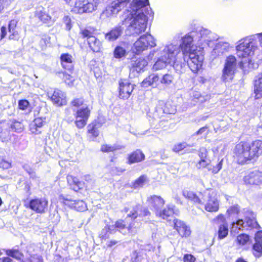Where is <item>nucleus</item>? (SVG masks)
Listing matches in <instances>:
<instances>
[{"label":"nucleus","instance_id":"nucleus-28","mask_svg":"<svg viewBox=\"0 0 262 262\" xmlns=\"http://www.w3.org/2000/svg\"><path fill=\"white\" fill-rule=\"evenodd\" d=\"M254 92L256 99L262 98V74H258L255 77Z\"/></svg>","mask_w":262,"mask_h":262},{"label":"nucleus","instance_id":"nucleus-13","mask_svg":"<svg viewBox=\"0 0 262 262\" xmlns=\"http://www.w3.org/2000/svg\"><path fill=\"white\" fill-rule=\"evenodd\" d=\"M48 200L45 198H35L29 202V207L36 213H44L47 209Z\"/></svg>","mask_w":262,"mask_h":262},{"label":"nucleus","instance_id":"nucleus-48","mask_svg":"<svg viewBox=\"0 0 262 262\" xmlns=\"http://www.w3.org/2000/svg\"><path fill=\"white\" fill-rule=\"evenodd\" d=\"M94 30L90 28H85L81 29L80 34L81 35L83 38H86V40H88L90 37L94 36L93 34Z\"/></svg>","mask_w":262,"mask_h":262},{"label":"nucleus","instance_id":"nucleus-50","mask_svg":"<svg viewBox=\"0 0 262 262\" xmlns=\"http://www.w3.org/2000/svg\"><path fill=\"white\" fill-rule=\"evenodd\" d=\"M249 241V236L246 234H241L237 236L236 241L239 245H245Z\"/></svg>","mask_w":262,"mask_h":262},{"label":"nucleus","instance_id":"nucleus-49","mask_svg":"<svg viewBox=\"0 0 262 262\" xmlns=\"http://www.w3.org/2000/svg\"><path fill=\"white\" fill-rule=\"evenodd\" d=\"M6 254L11 257L17 259H21L23 257V254L19 251L16 249H9L6 250Z\"/></svg>","mask_w":262,"mask_h":262},{"label":"nucleus","instance_id":"nucleus-26","mask_svg":"<svg viewBox=\"0 0 262 262\" xmlns=\"http://www.w3.org/2000/svg\"><path fill=\"white\" fill-rule=\"evenodd\" d=\"M123 28L121 26H117L113 28L110 31L105 33V38L108 41H113L117 40L122 34Z\"/></svg>","mask_w":262,"mask_h":262},{"label":"nucleus","instance_id":"nucleus-57","mask_svg":"<svg viewBox=\"0 0 262 262\" xmlns=\"http://www.w3.org/2000/svg\"><path fill=\"white\" fill-rule=\"evenodd\" d=\"M29 105V102L27 100L22 99L18 101V107L20 110H25Z\"/></svg>","mask_w":262,"mask_h":262},{"label":"nucleus","instance_id":"nucleus-63","mask_svg":"<svg viewBox=\"0 0 262 262\" xmlns=\"http://www.w3.org/2000/svg\"><path fill=\"white\" fill-rule=\"evenodd\" d=\"M10 4V0H0V12Z\"/></svg>","mask_w":262,"mask_h":262},{"label":"nucleus","instance_id":"nucleus-31","mask_svg":"<svg viewBox=\"0 0 262 262\" xmlns=\"http://www.w3.org/2000/svg\"><path fill=\"white\" fill-rule=\"evenodd\" d=\"M87 42L89 48L93 52H100L102 48L101 41L95 36L90 37L87 40Z\"/></svg>","mask_w":262,"mask_h":262},{"label":"nucleus","instance_id":"nucleus-64","mask_svg":"<svg viewBox=\"0 0 262 262\" xmlns=\"http://www.w3.org/2000/svg\"><path fill=\"white\" fill-rule=\"evenodd\" d=\"M251 36H255L256 40H257V39H258L259 45L262 47V32L259 33H256V34L252 35Z\"/></svg>","mask_w":262,"mask_h":262},{"label":"nucleus","instance_id":"nucleus-42","mask_svg":"<svg viewBox=\"0 0 262 262\" xmlns=\"http://www.w3.org/2000/svg\"><path fill=\"white\" fill-rule=\"evenodd\" d=\"M183 195L186 198H187L195 203H198L199 204L202 203V199H200L194 192H193L192 191H188L187 190L184 191L183 192Z\"/></svg>","mask_w":262,"mask_h":262},{"label":"nucleus","instance_id":"nucleus-15","mask_svg":"<svg viewBox=\"0 0 262 262\" xmlns=\"http://www.w3.org/2000/svg\"><path fill=\"white\" fill-rule=\"evenodd\" d=\"M112 226L115 227V233L118 231L123 234H127L128 233H133L135 232L134 230V223L132 222L128 225L125 224V221L119 220L116 222L114 225Z\"/></svg>","mask_w":262,"mask_h":262},{"label":"nucleus","instance_id":"nucleus-34","mask_svg":"<svg viewBox=\"0 0 262 262\" xmlns=\"http://www.w3.org/2000/svg\"><path fill=\"white\" fill-rule=\"evenodd\" d=\"M45 121L42 118H35L30 125V129L33 134H39L41 133L40 128L43 125Z\"/></svg>","mask_w":262,"mask_h":262},{"label":"nucleus","instance_id":"nucleus-43","mask_svg":"<svg viewBox=\"0 0 262 262\" xmlns=\"http://www.w3.org/2000/svg\"><path fill=\"white\" fill-rule=\"evenodd\" d=\"M173 79L174 77L172 74L167 73L162 76L160 82L165 85H169L173 82Z\"/></svg>","mask_w":262,"mask_h":262},{"label":"nucleus","instance_id":"nucleus-41","mask_svg":"<svg viewBox=\"0 0 262 262\" xmlns=\"http://www.w3.org/2000/svg\"><path fill=\"white\" fill-rule=\"evenodd\" d=\"M164 102L162 101H159L153 113V117L155 119L161 118L164 116L165 113L164 112Z\"/></svg>","mask_w":262,"mask_h":262},{"label":"nucleus","instance_id":"nucleus-39","mask_svg":"<svg viewBox=\"0 0 262 262\" xmlns=\"http://www.w3.org/2000/svg\"><path fill=\"white\" fill-rule=\"evenodd\" d=\"M115 233V227L112 225H106L101 231L99 237L102 239H106L110 238V234Z\"/></svg>","mask_w":262,"mask_h":262},{"label":"nucleus","instance_id":"nucleus-23","mask_svg":"<svg viewBox=\"0 0 262 262\" xmlns=\"http://www.w3.org/2000/svg\"><path fill=\"white\" fill-rule=\"evenodd\" d=\"M148 202L150 207L154 210L156 213L157 211L161 209L165 202L164 200L160 196L153 195L148 199Z\"/></svg>","mask_w":262,"mask_h":262},{"label":"nucleus","instance_id":"nucleus-22","mask_svg":"<svg viewBox=\"0 0 262 262\" xmlns=\"http://www.w3.org/2000/svg\"><path fill=\"white\" fill-rule=\"evenodd\" d=\"M35 16L42 23L51 25L53 21L51 17L46 12L42 7H38L35 11Z\"/></svg>","mask_w":262,"mask_h":262},{"label":"nucleus","instance_id":"nucleus-60","mask_svg":"<svg viewBox=\"0 0 262 262\" xmlns=\"http://www.w3.org/2000/svg\"><path fill=\"white\" fill-rule=\"evenodd\" d=\"M50 38L48 36H43L40 40V45L42 48L45 47L50 42Z\"/></svg>","mask_w":262,"mask_h":262},{"label":"nucleus","instance_id":"nucleus-33","mask_svg":"<svg viewBox=\"0 0 262 262\" xmlns=\"http://www.w3.org/2000/svg\"><path fill=\"white\" fill-rule=\"evenodd\" d=\"M145 159V155L140 149H137L128 155V159L129 163H138Z\"/></svg>","mask_w":262,"mask_h":262},{"label":"nucleus","instance_id":"nucleus-5","mask_svg":"<svg viewBox=\"0 0 262 262\" xmlns=\"http://www.w3.org/2000/svg\"><path fill=\"white\" fill-rule=\"evenodd\" d=\"M203 49L199 48L184 55L179 59V62L183 63V72L186 63L193 73H196L202 68L204 60Z\"/></svg>","mask_w":262,"mask_h":262},{"label":"nucleus","instance_id":"nucleus-14","mask_svg":"<svg viewBox=\"0 0 262 262\" xmlns=\"http://www.w3.org/2000/svg\"><path fill=\"white\" fill-rule=\"evenodd\" d=\"M61 199L63 201V203L70 207L78 211H84L87 210V206L86 203L83 200H72L67 198L61 195Z\"/></svg>","mask_w":262,"mask_h":262},{"label":"nucleus","instance_id":"nucleus-51","mask_svg":"<svg viewBox=\"0 0 262 262\" xmlns=\"http://www.w3.org/2000/svg\"><path fill=\"white\" fill-rule=\"evenodd\" d=\"M9 33V39L18 40L20 38V31L19 29L8 31Z\"/></svg>","mask_w":262,"mask_h":262},{"label":"nucleus","instance_id":"nucleus-35","mask_svg":"<svg viewBox=\"0 0 262 262\" xmlns=\"http://www.w3.org/2000/svg\"><path fill=\"white\" fill-rule=\"evenodd\" d=\"M128 52L125 47L121 45H117L113 51V56L119 60L124 59L127 56Z\"/></svg>","mask_w":262,"mask_h":262},{"label":"nucleus","instance_id":"nucleus-55","mask_svg":"<svg viewBox=\"0 0 262 262\" xmlns=\"http://www.w3.org/2000/svg\"><path fill=\"white\" fill-rule=\"evenodd\" d=\"M227 212L230 216L237 214L239 213V207L237 205L232 206L227 210Z\"/></svg>","mask_w":262,"mask_h":262},{"label":"nucleus","instance_id":"nucleus-59","mask_svg":"<svg viewBox=\"0 0 262 262\" xmlns=\"http://www.w3.org/2000/svg\"><path fill=\"white\" fill-rule=\"evenodd\" d=\"M83 102L82 98H76L72 101L71 103L73 106L78 107L83 105Z\"/></svg>","mask_w":262,"mask_h":262},{"label":"nucleus","instance_id":"nucleus-25","mask_svg":"<svg viewBox=\"0 0 262 262\" xmlns=\"http://www.w3.org/2000/svg\"><path fill=\"white\" fill-rule=\"evenodd\" d=\"M230 48V45L227 42H219L212 52V55L214 57L223 55L228 52Z\"/></svg>","mask_w":262,"mask_h":262},{"label":"nucleus","instance_id":"nucleus-11","mask_svg":"<svg viewBox=\"0 0 262 262\" xmlns=\"http://www.w3.org/2000/svg\"><path fill=\"white\" fill-rule=\"evenodd\" d=\"M236 65V59L233 55L227 57L223 69L222 79L226 82L233 78Z\"/></svg>","mask_w":262,"mask_h":262},{"label":"nucleus","instance_id":"nucleus-17","mask_svg":"<svg viewBox=\"0 0 262 262\" xmlns=\"http://www.w3.org/2000/svg\"><path fill=\"white\" fill-rule=\"evenodd\" d=\"M174 228L181 237H188L190 235L191 231L184 222L178 219H174Z\"/></svg>","mask_w":262,"mask_h":262},{"label":"nucleus","instance_id":"nucleus-37","mask_svg":"<svg viewBox=\"0 0 262 262\" xmlns=\"http://www.w3.org/2000/svg\"><path fill=\"white\" fill-rule=\"evenodd\" d=\"M172 150L174 152L183 154L186 152H191L194 149L186 143H182L175 145L172 148Z\"/></svg>","mask_w":262,"mask_h":262},{"label":"nucleus","instance_id":"nucleus-21","mask_svg":"<svg viewBox=\"0 0 262 262\" xmlns=\"http://www.w3.org/2000/svg\"><path fill=\"white\" fill-rule=\"evenodd\" d=\"M52 102L57 106H62L67 103L66 96L60 90H55L51 97Z\"/></svg>","mask_w":262,"mask_h":262},{"label":"nucleus","instance_id":"nucleus-8","mask_svg":"<svg viewBox=\"0 0 262 262\" xmlns=\"http://www.w3.org/2000/svg\"><path fill=\"white\" fill-rule=\"evenodd\" d=\"M156 46L155 38L151 34L146 33L141 35L134 42L132 47V51L135 54L140 55L144 51L148 48L155 47Z\"/></svg>","mask_w":262,"mask_h":262},{"label":"nucleus","instance_id":"nucleus-18","mask_svg":"<svg viewBox=\"0 0 262 262\" xmlns=\"http://www.w3.org/2000/svg\"><path fill=\"white\" fill-rule=\"evenodd\" d=\"M246 184L250 185H259L262 183V172L254 171L249 173L244 178Z\"/></svg>","mask_w":262,"mask_h":262},{"label":"nucleus","instance_id":"nucleus-52","mask_svg":"<svg viewBox=\"0 0 262 262\" xmlns=\"http://www.w3.org/2000/svg\"><path fill=\"white\" fill-rule=\"evenodd\" d=\"M164 110L165 114H174L176 111L175 107L169 102L164 103Z\"/></svg>","mask_w":262,"mask_h":262},{"label":"nucleus","instance_id":"nucleus-40","mask_svg":"<svg viewBox=\"0 0 262 262\" xmlns=\"http://www.w3.org/2000/svg\"><path fill=\"white\" fill-rule=\"evenodd\" d=\"M9 124V129L10 132H15L17 133H21L24 129L23 124L19 121H7Z\"/></svg>","mask_w":262,"mask_h":262},{"label":"nucleus","instance_id":"nucleus-24","mask_svg":"<svg viewBox=\"0 0 262 262\" xmlns=\"http://www.w3.org/2000/svg\"><path fill=\"white\" fill-rule=\"evenodd\" d=\"M67 179L68 183L70 188L75 191H78L84 186V183L82 181H80L76 177L68 175Z\"/></svg>","mask_w":262,"mask_h":262},{"label":"nucleus","instance_id":"nucleus-30","mask_svg":"<svg viewBox=\"0 0 262 262\" xmlns=\"http://www.w3.org/2000/svg\"><path fill=\"white\" fill-rule=\"evenodd\" d=\"M190 95L191 99V103L193 105L202 103L210 98V96L202 95L200 92L195 91H192Z\"/></svg>","mask_w":262,"mask_h":262},{"label":"nucleus","instance_id":"nucleus-32","mask_svg":"<svg viewBox=\"0 0 262 262\" xmlns=\"http://www.w3.org/2000/svg\"><path fill=\"white\" fill-rule=\"evenodd\" d=\"M9 124L5 120L0 121V140L2 142L7 141L10 137Z\"/></svg>","mask_w":262,"mask_h":262},{"label":"nucleus","instance_id":"nucleus-3","mask_svg":"<svg viewBox=\"0 0 262 262\" xmlns=\"http://www.w3.org/2000/svg\"><path fill=\"white\" fill-rule=\"evenodd\" d=\"M179 47L173 42L166 44L160 51V56L153 66L155 71L165 68L168 65L172 66L178 73H183V63L179 61Z\"/></svg>","mask_w":262,"mask_h":262},{"label":"nucleus","instance_id":"nucleus-53","mask_svg":"<svg viewBox=\"0 0 262 262\" xmlns=\"http://www.w3.org/2000/svg\"><path fill=\"white\" fill-rule=\"evenodd\" d=\"M23 262H42L41 257L38 255H30L29 258L23 259Z\"/></svg>","mask_w":262,"mask_h":262},{"label":"nucleus","instance_id":"nucleus-9","mask_svg":"<svg viewBox=\"0 0 262 262\" xmlns=\"http://www.w3.org/2000/svg\"><path fill=\"white\" fill-rule=\"evenodd\" d=\"M201 194L205 209L208 212L217 211L219 209V200L216 191L213 189H207Z\"/></svg>","mask_w":262,"mask_h":262},{"label":"nucleus","instance_id":"nucleus-4","mask_svg":"<svg viewBox=\"0 0 262 262\" xmlns=\"http://www.w3.org/2000/svg\"><path fill=\"white\" fill-rule=\"evenodd\" d=\"M234 152L238 157V163L250 162L254 163L262 154V141H253L251 144L241 142L234 148Z\"/></svg>","mask_w":262,"mask_h":262},{"label":"nucleus","instance_id":"nucleus-7","mask_svg":"<svg viewBox=\"0 0 262 262\" xmlns=\"http://www.w3.org/2000/svg\"><path fill=\"white\" fill-rule=\"evenodd\" d=\"M245 220H238L236 222H233L231 228V232L237 233L239 230L245 229H248V228H256L259 225L255 220V215L254 213L248 209L244 210Z\"/></svg>","mask_w":262,"mask_h":262},{"label":"nucleus","instance_id":"nucleus-46","mask_svg":"<svg viewBox=\"0 0 262 262\" xmlns=\"http://www.w3.org/2000/svg\"><path fill=\"white\" fill-rule=\"evenodd\" d=\"M146 181V177L144 175L141 176L134 182L132 187L135 189L142 187L143 186Z\"/></svg>","mask_w":262,"mask_h":262},{"label":"nucleus","instance_id":"nucleus-19","mask_svg":"<svg viewBox=\"0 0 262 262\" xmlns=\"http://www.w3.org/2000/svg\"><path fill=\"white\" fill-rule=\"evenodd\" d=\"M148 64L147 61L144 58L140 57L135 60H132L130 70L137 73L143 72Z\"/></svg>","mask_w":262,"mask_h":262},{"label":"nucleus","instance_id":"nucleus-54","mask_svg":"<svg viewBox=\"0 0 262 262\" xmlns=\"http://www.w3.org/2000/svg\"><path fill=\"white\" fill-rule=\"evenodd\" d=\"M222 165H205V168L212 173H216L221 169Z\"/></svg>","mask_w":262,"mask_h":262},{"label":"nucleus","instance_id":"nucleus-38","mask_svg":"<svg viewBox=\"0 0 262 262\" xmlns=\"http://www.w3.org/2000/svg\"><path fill=\"white\" fill-rule=\"evenodd\" d=\"M141 209V206L136 205L135 206L126 207L124 209V211L127 213V217H130L132 219H135L139 215V210Z\"/></svg>","mask_w":262,"mask_h":262},{"label":"nucleus","instance_id":"nucleus-10","mask_svg":"<svg viewBox=\"0 0 262 262\" xmlns=\"http://www.w3.org/2000/svg\"><path fill=\"white\" fill-rule=\"evenodd\" d=\"M101 0H78L73 3L74 9L79 14L92 13L96 11Z\"/></svg>","mask_w":262,"mask_h":262},{"label":"nucleus","instance_id":"nucleus-29","mask_svg":"<svg viewBox=\"0 0 262 262\" xmlns=\"http://www.w3.org/2000/svg\"><path fill=\"white\" fill-rule=\"evenodd\" d=\"M159 77L156 74H151L145 78L141 83V86L147 88L149 86L155 87L159 81Z\"/></svg>","mask_w":262,"mask_h":262},{"label":"nucleus","instance_id":"nucleus-62","mask_svg":"<svg viewBox=\"0 0 262 262\" xmlns=\"http://www.w3.org/2000/svg\"><path fill=\"white\" fill-rule=\"evenodd\" d=\"M184 262H194L195 258L191 254H187L183 257Z\"/></svg>","mask_w":262,"mask_h":262},{"label":"nucleus","instance_id":"nucleus-45","mask_svg":"<svg viewBox=\"0 0 262 262\" xmlns=\"http://www.w3.org/2000/svg\"><path fill=\"white\" fill-rule=\"evenodd\" d=\"M228 233V226L226 224L221 225L218 230V237L220 239L225 238Z\"/></svg>","mask_w":262,"mask_h":262},{"label":"nucleus","instance_id":"nucleus-2","mask_svg":"<svg viewBox=\"0 0 262 262\" xmlns=\"http://www.w3.org/2000/svg\"><path fill=\"white\" fill-rule=\"evenodd\" d=\"M217 35L210 30L202 27H197L195 31L186 34L181 39L179 47V59L180 57L188 54L199 48L204 49L206 47H209L211 42L217 40Z\"/></svg>","mask_w":262,"mask_h":262},{"label":"nucleus","instance_id":"nucleus-20","mask_svg":"<svg viewBox=\"0 0 262 262\" xmlns=\"http://www.w3.org/2000/svg\"><path fill=\"white\" fill-rule=\"evenodd\" d=\"M62 68L70 72L74 69V59L69 53H62L60 57Z\"/></svg>","mask_w":262,"mask_h":262},{"label":"nucleus","instance_id":"nucleus-58","mask_svg":"<svg viewBox=\"0 0 262 262\" xmlns=\"http://www.w3.org/2000/svg\"><path fill=\"white\" fill-rule=\"evenodd\" d=\"M18 21L16 19H12L10 20L8 24V31H13L19 29L17 27Z\"/></svg>","mask_w":262,"mask_h":262},{"label":"nucleus","instance_id":"nucleus-6","mask_svg":"<svg viewBox=\"0 0 262 262\" xmlns=\"http://www.w3.org/2000/svg\"><path fill=\"white\" fill-rule=\"evenodd\" d=\"M257 48L255 36L250 35L237 42L236 55L238 58H247L252 56Z\"/></svg>","mask_w":262,"mask_h":262},{"label":"nucleus","instance_id":"nucleus-47","mask_svg":"<svg viewBox=\"0 0 262 262\" xmlns=\"http://www.w3.org/2000/svg\"><path fill=\"white\" fill-rule=\"evenodd\" d=\"M121 147L120 145L114 144L113 145H110L108 144H104L102 145L101 150L103 152H113L115 150L121 149Z\"/></svg>","mask_w":262,"mask_h":262},{"label":"nucleus","instance_id":"nucleus-61","mask_svg":"<svg viewBox=\"0 0 262 262\" xmlns=\"http://www.w3.org/2000/svg\"><path fill=\"white\" fill-rule=\"evenodd\" d=\"M63 23L66 25V29L70 30L72 28V24L71 19L68 16L63 17Z\"/></svg>","mask_w":262,"mask_h":262},{"label":"nucleus","instance_id":"nucleus-16","mask_svg":"<svg viewBox=\"0 0 262 262\" xmlns=\"http://www.w3.org/2000/svg\"><path fill=\"white\" fill-rule=\"evenodd\" d=\"M134 90V86L127 80L120 82L119 96L123 99H128Z\"/></svg>","mask_w":262,"mask_h":262},{"label":"nucleus","instance_id":"nucleus-12","mask_svg":"<svg viewBox=\"0 0 262 262\" xmlns=\"http://www.w3.org/2000/svg\"><path fill=\"white\" fill-rule=\"evenodd\" d=\"M90 114V110L88 106H83L75 113V123L78 128H82L86 124Z\"/></svg>","mask_w":262,"mask_h":262},{"label":"nucleus","instance_id":"nucleus-1","mask_svg":"<svg viewBox=\"0 0 262 262\" xmlns=\"http://www.w3.org/2000/svg\"><path fill=\"white\" fill-rule=\"evenodd\" d=\"M128 4L129 6L123 12L121 21L123 25L127 26L126 32L129 35L138 36L145 32L149 17L154 16L148 0H108L101 16L115 17Z\"/></svg>","mask_w":262,"mask_h":262},{"label":"nucleus","instance_id":"nucleus-27","mask_svg":"<svg viewBox=\"0 0 262 262\" xmlns=\"http://www.w3.org/2000/svg\"><path fill=\"white\" fill-rule=\"evenodd\" d=\"M255 239V243L253 246V254L256 257H258L262 253V231L256 233Z\"/></svg>","mask_w":262,"mask_h":262},{"label":"nucleus","instance_id":"nucleus-36","mask_svg":"<svg viewBox=\"0 0 262 262\" xmlns=\"http://www.w3.org/2000/svg\"><path fill=\"white\" fill-rule=\"evenodd\" d=\"M174 206L173 205H167L164 209L162 210L160 209L156 214L157 216L167 220L168 217H170L174 213Z\"/></svg>","mask_w":262,"mask_h":262},{"label":"nucleus","instance_id":"nucleus-44","mask_svg":"<svg viewBox=\"0 0 262 262\" xmlns=\"http://www.w3.org/2000/svg\"><path fill=\"white\" fill-rule=\"evenodd\" d=\"M207 149L204 147H202L200 149L199 157L201 159L200 163L201 162H205L206 164H209L211 162L210 160L207 157Z\"/></svg>","mask_w":262,"mask_h":262},{"label":"nucleus","instance_id":"nucleus-56","mask_svg":"<svg viewBox=\"0 0 262 262\" xmlns=\"http://www.w3.org/2000/svg\"><path fill=\"white\" fill-rule=\"evenodd\" d=\"M88 132L94 137H97L99 135L98 130L96 128L95 125L93 124L88 126Z\"/></svg>","mask_w":262,"mask_h":262}]
</instances>
